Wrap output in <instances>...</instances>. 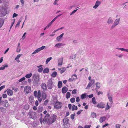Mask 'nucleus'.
I'll return each instance as SVG.
<instances>
[{
	"instance_id": "nucleus-1",
	"label": "nucleus",
	"mask_w": 128,
	"mask_h": 128,
	"mask_svg": "<svg viewBox=\"0 0 128 128\" xmlns=\"http://www.w3.org/2000/svg\"><path fill=\"white\" fill-rule=\"evenodd\" d=\"M49 116L50 115L48 113L45 116L43 119L44 123H45L47 122L49 124H51L55 121L56 118V115L54 114L49 118Z\"/></svg>"
},
{
	"instance_id": "nucleus-2",
	"label": "nucleus",
	"mask_w": 128,
	"mask_h": 128,
	"mask_svg": "<svg viewBox=\"0 0 128 128\" xmlns=\"http://www.w3.org/2000/svg\"><path fill=\"white\" fill-rule=\"evenodd\" d=\"M34 80L33 81V83L35 86H38L40 84V78L38 74H35L34 75Z\"/></svg>"
},
{
	"instance_id": "nucleus-3",
	"label": "nucleus",
	"mask_w": 128,
	"mask_h": 128,
	"mask_svg": "<svg viewBox=\"0 0 128 128\" xmlns=\"http://www.w3.org/2000/svg\"><path fill=\"white\" fill-rule=\"evenodd\" d=\"M28 114L30 118H32L34 120H35L36 117V113L32 110L30 111Z\"/></svg>"
},
{
	"instance_id": "nucleus-4",
	"label": "nucleus",
	"mask_w": 128,
	"mask_h": 128,
	"mask_svg": "<svg viewBox=\"0 0 128 128\" xmlns=\"http://www.w3.org/2000/svg\"><path fill=\"white\" fill-rule=\"evenodd\" d=\"M6 14V8L2 7L0 8V16H4Z\"/></svg>"
},
{
	"instance_id": "nucleus-5",
	"label": "nucleus",
	"mask_w": 128,
	"mask_h": 128,
	"mask_svg": "<svg viewBox=\"0 0 128 128\" xmlns=\"http://www.w3.org/2000/svg\"><path fill=\"white\" fill-rule=\"evenodd\" d=\"M47 86L48 89H51L54 86L53 82L52 79H50L47 82Z\"/></svg>"
},
{
	"instance_id": "nucleus-6",
	"label": "nucleus",
	"mask_w": 128,
	"mask_h": 128,
	"mask_svg": "<svg viewBox=\"0 0 128 128\" xmlns=\"http://www.w3.org/2000/svg\"><path fill=\"white\" fill-rule=\"evenodd\" d=\"M120 20V18L116 19L111 27V29H113L116 26L118 25L119 23Z\"/></svg>"
},
{
	"instance_id": "nucleus-7",
	"label": "nucleus",
	"mask_w": 128,
	"mask_h": 128,
	"mask_svg": "<svg viewBox=\"0 0 128 128\" xmlns=\"http://www.w3.org/2000/svg\"><path fill=\"white\" fill-rule=\"evenodd\" d=\"M62 107V103L58 102H56L54 104V108L56 109L60 108Z\"/></svg>"
},
{
	"instance_id": "nucleus-8",
	"label": "nucleus",
	"mask_w": 128,
	"mask_h": 128,
	"mask_svg": "<svg viewBox=\"0 0 128 128\" xmlns=\"http://www.w3.org/2000/svg\"><path fill=\"white\" fill-rule=\"evenodd\" d=\"M107 96L109 100V101L110 103V105L112 106V104H113V101L112 100L113 98H112V95L110 94L109 92H108L107 94Z\"/></svg>"
},
{
	"instance_id": "nucleus-9",
	"label": "nucleus",
	"mask_w": 128,
	"mask_h": 128,
	"mask_svg": "<svg viewBox=\"0 0 128 128\" xmlns=\"http://www.w3.org/2000/svg\"><path fill=\"white\" fill-rule=\"evenodd\" d=\"M45 47V46H42V47L37 48L32 53V54H34L40 51L43 50Z\"/></svg>"
},
{
	"instance_id": "nucleus-10",
	"label": "nucleus",
	"mask_w": 128,
	"mask_h": 128,
	"mask_svg": "<svg viewBox=\"0 0 128 128\" xmlns=\"http://www.w3.org/2000/svg\"><path fill=\"white\" fill-rule=\"evenodd\" d=\"M31 88L29 86H27L24 87V91L26 94L30 92Z\"/></svg>"
},
{
	"instance_id": "nucleus-11",
	"label": "nucleus",
	"mask_w": 128,
	"mask_h": 128,
	"mask_svg": "<svg viewBox=\"0 0 128 128\" xmlns=\"http://www.w3.org/2000/svg\"><path fill=\"white\" fill-rule=\"evenodd\" d=\"M105 106V104L103 102H100L97 105L96 107L98 108H104Z\"/></svg>"
},
{
	"instance_id": "nucleus-12",
	"label": "nucleus",
	"mask_w": 128,
	"mask_h": 128,
	"mask_svg": "<svg viewBox=\"0 0 128 128\" xmlns=\"http://www.w3.org/2000/svg\"><path fill=\"white\" fill-rule=\"evenodd\" d=\"M101 2L98 0H97L95 4V5L93 7L94 9H96L100 4Z\"/></svg>"
},
{
	"instance_id": "nucleus-13",
	"label": "nucleus",
	"mask_w": 128,
	"mask_h": 128,
	"mask_svg": "<svg viewBox=\"0 0 128 128\" xmlns=\"http://www.w3.org/2000/svg\"><path fill=\"white\" fill-rule=\"evenodd\" d=\"M113 22V20L111 17H110L107 22L108 24L109 25H110L112 24Z\"/></svg>"
},
{
	"instance_id": "nucleus-14",
	"label": "nucleus",
	"mask_w": 128,
	"mask_h": 128,
	"mask_svg": "<svg viewBox=\"0 0 128 128\" xmlns=\"http://www.w3.org/2000/svg\"><path fill=\"white\" fill-rule=\"evenodd\" d=\"M94 79L91 80L90 81L88 84L86 89L88 88H89L94 83Z\"/></svg>"
},
{
	"instance_id": "nucleus-15",
	"label": "nucleus",
	"mask_w": 128,
	"mask_h": 128,
	"mask_svg": "<svg viewBox=\"0 0 128 128\" xmlns=\"http://www.w3.org/2000/svg\"><path fill=\"white\" fill-rule=\"evenodd\" d=\"M2 103L3 104V106L7 108L8 106V102L7 100L2 101Z\"/></svg>"
},
{
	"instance_id": "nucleus-16",
	"label": "nucleus",
	"mask_w": 128,
	"mask_h": 128,
	"mask_svg": "<svg viewBox=\"0 0 128 128\" xmlns=\"http://www.w3.org/2000/svg\"><path fill=\"white\" fill-rule=\"evenodd\" d=\"M41 87L44 91L46 90H47V88L46 85V84L44 83H43L42 84Z\"/></svg>"
},
{
	"instance_id": "nucleus-17",
	"label": "nucleus",
	"mask_w": 128,
	"mask_h": 128,
	"mask_svg": "<svg viewBox=\"0 0 128 128\" xmlns=\"http://www.w3.org/2000/svg\"><path fill=\"white\" fill-rule=\"evenodd\" d=\"M63 61V58L59 59L58 61V66H61L62 64Z\"/></svg>"
},
{
	"instance_id": "nucleus-18",
	"label": "nucleus",
	"mask_w": 128,
	"mask_h": 128,
	"mask_svg": "<svg viewBox=\"0 0 128 128\" xmlns=\"http://www.w3.org/2000/svg\"><path fill=\"white\" fill-rule=\"evenodd\" d=\"M68 90V88L66 86H64L62 89V92L63 94L66 93Z\"/></svg>"
},
{
	"instance_id": "nucleus-19",
	"label": "nucleus",
	"mask_w": 128,
	"mask_h": 128,
	"mask_svg": "<svg viewBox=\"0 0 128 128\" xmlns=\"http://www.w3.org/2000/svg\"><path fill=\"white\" fill-rule=\"evenodd\" d=\"M8 67V65L7 64H6L4 65H2V66L0 67V70H4L5 69V68H7Z\"/></svg>"
},
{
	"instance_id": "nucleus-20",
	"label": "nucleus",
	"mask_w": 128,
	"mask_h": 128,
	"mask_svg": "<svg viewBox=\"0 0 128 128\" xmlns=\"http://www.w3.org/2000/svg\"><path fill=\"white\" fill-rule=\"evenodd\" d=\"M59 70H60V73L62 74V73H64L66 70V68L65 67L61 68L58 69Z\"/></svg>"
},
{
	"instance_id": "nucleus-21",
	"label": "nucleus",
	"mask_w": 128,
	"mask_h": 128,
	"mask_svg": "<svg viewBox=\"0 0 128 128\" xmlns=\"http://www.w3.org/2000/svg\"><path fill=\"white\" fill-rule=\"evenodd\" d=\"M21 50V46L20 43H18L16 47V52H19Z\"/></svg>"
},
{
	"instance_id": "nucleus-22",
	"label": "nucleus",
	"mask_w": 128,
	"mask_h": 128,
	"mask_svg": "<svg viewBox=\"0 0 128 128\" xmlns=\"http://www.w3.org/2000/svg\"><path fill=\"white\" fill-rule=\"evenodd\" d=\"M7 94L10 96H12L13 95V92L12 90L8 89L7 90Z\"/></svg>"
},
{
	"instance_id": "nucleus-23",
	"label": "nucleus",
	"mask_w": 128,
	"mask_h": 128,
	"mask_svg": "<svg viewBox=\"0 0 128 128\" xmlns=\"http://www.w3.org/2000/svg\"><path fill=\"white\" fill-rule=\"evenodd\" d=\"M63 45V44L61 43H59L56 44L55 46V47H56L58 48H60Z\"/></svg>"
},
{
	"instance_id": "nucleus-24",
	"label": "nucleus",
	"mask_w": 128,
	"mask_h": 128,
	"mask_svg": "<svg viewBox=\"0 0 128 128\" xmlns=\"http://www.w3.org/2000/svg\"><path fill=\"white\" fill-rule=\"evenodd\" d=\"M106 119V117L105 116H102L100 118L99 120L101 123H102Z\"/></svg>"
},
{
	"instance_id": "nucleus-25",
	"label": "nucleus",
	"mask_w": 128,
	"mask_h": 128,
	"mask_svg": "<svg viewBox=\"0 0 128 128\" xmlns=\"http://www.w3.org/2000/svg\"><path fill=\"white\" fill-rule=\"evenodd\" d=\"M64 35V33H62V34H61L59 36H58L56 38V40L58 41H59L63 37Z\"/></svg>"
},
{
	"instance_id": "nucleus-26",
	"label": "nucleus",
	"mask_w": 128,
	"mask_h": 128,
	"mask_svg": "<svg viewBox=\"0 0 128 128\" xmlns=\"http://www.w3.org/2000/svg\"><path fill=\"white\" fill-rule=\"evenodd\" d=\"M116 49L119 50H120L122 51H124L128 52V49H125L122 48H116Z\"/></svg>"
},
{
	"instance_id": "nucleus-27",
	"label": "nucleus",
	"mask_w": 128,
	"mask_h": 128,
	"mask_svg": "<svg viewBox=\"0 0 128 128\" xmlns=\"http://www.w3.org/2000/svg\"><path fill=\"white\" fill-rule=\"evenodd\" d=\"M96 89L98 90L100 88V84L99 82H97L96 83Z\"/></svg>"
},
{
	"instance_id": "nucleus-28",
	"label": "nucleus",
	"mask_w": 128,
	"mask_h": 128,
	"mask_svg": "<svg viewBox=\"0 0 128 128\" xmlns=\"http://www.w3.org/2000/svg\"><path fill=\"white\" fill-rule=\"evenodd\" d=\"M68 119L66 118H64L63 120L64 122L63 125H65L68 124Z\"/></svg>"
},
{
	"instance_id": "nucleus-29",
	"label": "nucleus",
	"mask_w": 128,
	"mask_h": 128,
	"mask_svg": "<svg viewBox=\"0 0 128 128\" xmlns=\"http://www.w3.org/2000/svg\"><path fill=\"white\" fill-rule=\"evenodd\" d=\"M42 99L44 100L46 98V95L45 92H42Z\"/></svg>"
},
{
	"instance_id": "nucleus-30",
	"label": "nucleus",
	"mask_w": 128,
	"mask_h": 128,
	"mask_svg": "<svg viewBox=\"0 0 128 128\" xmlns=\"http://www.w3.org/2000/svg\"><path fill=\"white\" fill-rule=\"evenodd\" d=\"M62 82L61 81H59L58 84V87L59 88H60L62 86Z\"/></svg>"
},
{
	"instance_id": "nucleus-31",
	"label": "nucleus",
	"mask_w": 128,
	"mask_h": 128,
	"mask_svg": "<svg viewBox=\"0 0 128 128\" xmlns=\"http://www.w3.org/2000/svg\"><path fill=\"white\" fill-rule=\"evenodd\" d=\"M6 110L5 108L2 107H0V112H2V113H4Z\"/></svg>"
},
{
	"instance_id": "nucleus-32",
	"label": "nucleus",
	"mask_w": 128,
	"mask_h": 128,
	"mask_svg": "<svg viewBox=\"0 0 128 128\" xmlns=\"http://www.w3.org/2000/svg\"><path fill=\"white\" fill-rule=\"evenodd\" d=\"M4 20L2 19H0V28L2 27L4 24Z\"/></svg>"
},
{
	"instance_id": "nucleus-33",
	"label": "nucleus",
	"mask_w": 128,
	"mask_h": 128,
	"mask_svg": "<svg viewBox=\"0 0 128 128\" xmlns=\"http://www.w3.org/2000/svg\"><path fill=\"white\" fill-rule=\"evenodd\" d=\"M57 74V72H52L51 74V76L53 77H55Z\"/></svg>"
},
{
	"instance_id": "nucleus-34",
	"label": "nucleus",
	"mask_w": 128,
	"mask_h": 128,
	"mask_svg": "<svg viewBox=\"0 0 128 128\" xmlns=\"http://www.w3.org/2000/svg\"><path fill=\"white\" fill-rule=\"evenodd\" d=\"M91 116L92 118H96V114L94 112H92L91 113Z\"/></svg>"
},
{
	"instance_id": "nucleus-35",
	"label": "nucleus",
	"mask_w": 128,
	"mask_h": 128,
	"mask_svg": "<svg viewBox=\"0 0 128 128\" xmlns=\"http://www.w3.org/2000/svg\"><path fill=\"white\" fill-rule=\"evenodd\" d=\"M22 55V54H18L17 55V56L15 58V60H19L20 57Z\"/></svg>"
},
{
	"instance_id": "nucleus-36",
	"label": "nucleus",
	"mask_w": 128,
	"mask_h": 128,
	"mask_svg": "<svg viewBox=\"0 0 128 128\" xmlns=\"http://www.w3.org/2000/svg\"><path fill=\"white\" fill-rule=\"evenodd\" d=\"M49 72V69L48 68H46L44 69L43 72L44 73H48Z\"/></svg>"
},
{
	"instance_id": "nucleus-37",
	"label": "nucleus",
	"mask_w": 128,
	"mask_h": 128,
	"mask_svg": "<svg viewBox=\"0 0 128 128\" xmlns=\"http://www.w3.org/2000/svg\"><path fill=\"white\" fill-rule=\"evenodd\" d=\"M32 75V74L31 73L28 74L26 75L25 77L27 78H29Z\"/></svg>"
},
{
	"instance_id": "nucleus-38",
	"label": "nucleus",
	"mask_w": 128,
	"mask_h": 128,
	"mask_svg": "<svg viewBox=\"0 0 128 128\" xmlns=\"http://www.w3.org/2000/svg\"><path fill=\"white\" fill-rule=\"evenodd\" d=\"M86 94H82L81 96V98L82 99H84L85 98H86Z\"/></svg>"
},
{
	"instance_id": "nucleus-39",
	"label": "nucleus",
	"mask_w": 128,
	"mask_h": 128,
	"mask_svg": "<svg viewBox=\"0 0 128 128\" xmlns=\"http://www.w3.org/2000/svg\"><path fill=\"white\" fill-rule=\"evenodd\" d=\"M70 93L69 92H67L66 95V98L67 99L68 98H70Z\"/></svg>"
},
{
	"instance_id": "nucleus-40",
	"label": "nucleus",
	"mask_w": 128,
	"mask_h": 128,
	"mask_svg": "<svg viewBox=\"0 0 128 128\" xmlns=\"http://www.w3.org/2000/svg\"><path fill=\"white\" fill-rule=\"evenodd\" d=\"M76 54H72L70 56V59H72L75 58L76 57Z\"/></svg>"
},
{
	"instance_id": "nucleus-41",
	"label": "nucleus",
	"mask_w": 128,
	"mask_h": 128,
	"mask_svg": "<svg viewBox=\"0 0 128 128\" xmlns=\"http://www.w3.org/2000/svg\"><path fill=\"white\" fill-rule=\"evenodd\" d=\"M111 106H111L110 104V106H109L108 105V103H107L106 104V107L105 108V110H108L111 107Z\"/></svg>"
},
{
	"instance_id": "nucleus-42",
	"label": "nucleus",
	"mask_w": 128,
	"mask_h": 128,
	"mask_svg": "<svg viewBox=\"0 0 128 128\" xmlns=\"http://www.w3.org/2000/svg\"><path fill=\"white\" fill-rule=\"evenodd\" d=\"M52 57H50L47 58L46 62V64H47L48 62L52 59Z\"/></svg>"
},
{
	"instance_id": "nucleus-43",
	"label": "nucleus",
	"mask_w": 128,
	"mask_h": 128,
	"mask_svg": "<svg viewBox=\"0 0 128 128\" xmlns=\"http://www.w3.org/2000/svg\"><path fill=\"white\" fill-rule=\"evenodd\" d=\"M43 108L41 107H39L38 110V112H41Z\"/></svg>"
},
{
	"instance_id": "nucleus-44",
	"label": "nucleus",
	"mask_w": 128,
	"mask_h": 128,
	"mask_svg": "<svg viewBox=\"0 0 128 128\" xmlns=\"http://www.w3.org/2000/svg\"><path fill=\"white\" fill-rule=\"evenodd\" d=\"M92 102L94 104H96V99L94 97H93L92 98Z\"/></svg>"
},
{
	"instance_id": "nucleus-45",
	"label": "nucleus",
	"mask_w": 128,
	"mask_h": 128,
	"mask_svg": "<svg viewBox=\"0 0 128 128\" xmlns=\"http://www.w3.org/2000/svg\"><path fill=\"white\" fill-rule=\"evenodd\" d=\"M24 108L26 110H28L29 108V106L28 104H26L24 106Z\"/></svg>"
},
{
	"instance_id": "nucleus-46",
	"label": "nucleus",
	"mask_w": 128,
	"mask_h": 128,
	"mask_svg": "<svg viewBox=\"0 0 128 128\" xmlns=\"http://www.w3.org/2000/svg\"><path fill=\"white\" fill-rule=\"evenodd\" d=\"M21 22V20H19L18 21V22L17 24H16V28L17 27H18V26H19L20 24V22Z\"/></svg>"
},
{
	"instance_id": "nucleus-47",
	"label": "nucleus",
	"mask_w": 128,
	"mask_h": 128,
	"mask_svg": "<svg viewBox=\"0 0 128 128\" xmlns=\"http://www.w3.org/2000/svg\"><path fill=\"white\" fill-rule=\"evenodd\" d=\"M58 1L59 0H55L54 3H53V4L54 5H56L57 6H58V4H57V3L58 2Z\"/></svg>"
},
{
	"instance_id": "nucleus-48",
	"label": "nucleus",
	"mask_w": 128,
	"mask_h": 128,
	"mask_svg": "<svg viewBox=\"0 0 128 128\" xmlns=\"http://www.w3.org/2000/svg\"><path fill=\"white\" fill-rule=\"evenodd\" d=\"M75 98H72L70 99V101L72 103H73L75 101Z\"/></svg>"
},
{
	"instance_id": "nucleus-49",
	"label": "nucleus",
	"mask_w": 128,
	"mask_h": 128,
	"mask_svg": "<svg viewBox=\"0 0 128 128\" xmlns=\"http://www.w3.org/2000/svg\"><path fill=\"white\" fill-rule=\"evenodd\" d=\"M34 95L36 97H38V92L36 91H35L34 92Z\"/></svg>"
},
{
	"instance_id": "nucleus-50",
	"label": "nucleus",
	"mask_w": 128,
	"mask_h": 128,
	"mask_svg": "<svg viewBox=\"0 0 128 128\" xmlns=\"http://www.w3.org/2000/svg\"><path fill=\"white\" fill-rule=\"evenodd\" d=\"M12 89L13 90H14L15 92H16L18 91V89L17 88H16L15 87H12Z\"/></svg>"
},
{
	"instance_id": "nucleus-51",
	"label": "nucleus",
	"mask_w": 128,
	"mask_h": 128,
	"mask_svg": "<svg viewBox=\"0 0 128 128\" xmlns=\"http://www.w3.org/2000/svg\"><path fill=\"white\" fill-rule=\"evenodd\" d=\"M43 70V68L42 67H40V68H38V71L39 72H42Z\"/></svg>"
},
{
	"instance_id": "nucleus-52",
	"label": "nucleus",
	"mask_w": 128,
	"mask_h": 128,
	"mask_svg": "<svg viewBox=\"0 0 128 128\" xmlns=\"http://www.w3.org/2000/svg\"><path fill=\"white\" fill-rule=\"evenodd\" d=\"M25 78L24 77H23V78H20V79L19 80V81L20 82H21L22 81H23V80H25Z\"/></svg>"
},
{
	"instance_id": "nucleus-53",
	"label": "nucleus",
	"mask_w": 128,
	"mask_h": 128,
	"mask_svg": "<svg viewBox=\"0 0 128 128\" xmlns=\"http://www.w3.org/2000/svg\"><path fill=\"white\" fill-rule=\"evenodd\" d=\"M74 80H75L74 79V78H72V77L70 78H69L68 79V81L69 82H72Z\"/></svg>"
},
{
	"instance_id": "nucleus-54",
	"label": "nucleus",
	"mask_w": 128,
	"mask_h": 128,
	"mask_svg": "<svg viewBox=\"0 0 128 128\" xmlns=\"http://www.w3.org/2000/svg\"><path fill=\"white\" fill-rule=\"evenodd\" d=\"M78 9H76L73 11L70 14V16H72V14H74L77 11V10Z\"/></svg>"
},
{
	"instance_id": "nucleus-55",
	"label": "nucleus",
	"mask_w": 128,
	"mask_h": 128,
	"mask_svg": "<svg viewBox=\"0 0 128 128\" xmlns=\"http://www.w3.org/2000/svg\"><path fill=\"white\" fill-rule=\"evenodd\" d=\"M62 14H59V15L57 16H56L54 18L53 20H54V21H55V20L56 19L58 18L59 17H60V16H61L62 15Z\"/></svg>"
},
{
	"instance_id": "nucleus-56",
	"label": "nucleus",
	"mask_w": 128,
	"mask_h": 128,
	"mask_svg": "<svg viewBox=\"0 0 128 128\" xmlns=\"http://www.w3.org/2000/svg\"><path fill=\"white\" fill-rule=\"evenodd\" d=\"M73 76H74L75 77V78H74V79H75V80H76V79H77L78 78L77 76L76 75V74H74L72 75V77Z\"/></svg>"
},
{
	"instance_id": "nucleus-57",
	"label": "nucleus",
	"mask_w": 128,
	"mask_h": 128,
	"mask_svg": "<svg viewBox=\"0 0 128 128\" xmlns=\"http://www.w3.org/2000/svg\"><path fill=\"white\" fill-rule=\"evenodd\" d=\"M20 2L22 3V6H24V0H20Z\"/></svg>"
},
{
	"instance_id": "nucleus-58",
	"label": "nucleus",
	"mask_w": 128,
	"mask_h": 128,
	"mask_svg": "<svg viewBox=\"0 0 128 128\" xmlns=\"http://www.w3.org/2000/svg\"><path fill=\"white\" fill-rule=\"evenodd\" d=\"M120 125L119 124H116V128H120Z\"/></svg>"
},
{
	"instance_id": "nucleus-59",
	"label": "nucleus",
	"mask_w": 128,
	"mask_h": 128,
	"mask_svg": "<svg viewBox=\"0 0 128 128\" xmlns=\"http://www.w3.org/2000/svg\"><path fill=\"white\" fill-rule=\"evenodd\" d=\"M2 97L4 98H6L7 97V95L6 94H4L2 95Z\"/></svg>"
},
{
	"instance_id": "nucleus-60",
	"label": "nucleus",
	"mask_w": 128,
	"mask_h": 128,
	"mask_svg": "<svg viewBox=\"0 0 128 128\" xmlns=\"http://www.w3.org/2000/svg\"><path fill=\"white\" fill-rule=\"evenodd\" d=\"M76 89H74L72 92V94H76Z\"/></svg>"
},
{
	"instance_id": "nucleus-61",
	"label": "nucleus",
	"mask_w": 128,
	"mask_h": 128,
	"mask_svg": "<svg viewBox=\"0 0 128 128\" xmlns=\"http://www.w3.org/2000/svg\"><path fill=\"white\" fill-rule=\"evenodd\" d=\"M76 106L74 105H73L72 106V110H75L76 107Z\"/></svg>"
},
{
	"instance_id": "nucleus-62",
	"label": "nucleus",
	"mask_w": 128,
	"mask_h": 128,
	"mask_svg": "<svg viewBox=\"0 0 128 128\" xmlns=\"http://www.w3.org/2000/svg\"><path fill=\"white\" fill-rule=\"evenodd\" d=\"M41 96V92L40 90H38V97L40 96Z\"/></svg>"
},
{
	"instance_id": "nucleus-63",
	"label": "nucleus",
	"mask_w": 128,
	"mask_h": 128,
	"mask_svg": "<svg viewBox=\"0 0 128 128\" xmlns=\"http://www.w3.org/2000/svg\"><path fill=\"white\" fill-rule=\"evenodd\" d=\"M70 118L72 120H73L74 118V114H72L70 116Z\"/></svg>"
},
{
	"instance_id": "nucleus-64",
	"label": "nucleus",
	"mask_w": 128,
	"mask_h": 128,
	"mask_svg": "<svg viewBox=\"0 0 128 128\" xmlns=\"http://www.w3.org/2000/svg\"><path fill=\"white\" fill-rule=\"evenodd\" d=\"M90 125H86L84 126V128H90Z\"/></svg>"
}]
</instances>
